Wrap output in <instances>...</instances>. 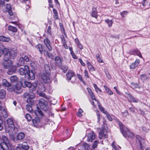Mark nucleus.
I'll return each mask as SVG.
<instances>
[{"mask_svg": "<svg viewBox=\"0 0 150 150\" xmlns=\"http://www.w3.org/2000/svg\"><path fill=\"white\" fill-rule=\"evenodd\" d=\"M44 53L45 55H46L52 59H53L54 57L53 55L51 53H50L47 51L44 50Z\"/></svg>", "mask_w": 150, "mask_h": 150, "instance_id": "obj_40", "label": "nucleus"}, {"mask_svg": "<svg viewBox=\"0 0 150 150\" xmlns=\"http://www.w3.org/2000/svg\"><path fill=\"white\" fill-rule=\"evenodd\" d=\"M85 76L87 78H88L89 77L88 74V71L86 69H85L84 70V71Z\"/></svg>", "mask_w": 150, "mask_h": 150, "instance_id": "obj_56", "label": "nucleus"}, {"mask_svg": "<svg viewBox=\"0 0 150 150\" xmlns=\"http://www.w3.org/2000/svg\"><path fill=\"white\" fill-rule=\"evenodd\" d=\"M41 78L43 82L46 83H50L52 79L51 78L49 73L46 72L43 74L41 75Z\"/></svg>", "mask_w": 150, "mask_h": 150, "instance_id": "obj_6", "label": "nucleus"}, {"mask_svg": "<svg viewBox=\"0 0 150 150\" xmlns=\"http://www.w3.org/2000/svg\"><path fill=\"white\" fill-rule=\"evenodd\" d=\"M13 120V118H8L7 120L8 127L9 129L8 131L9 132L15 131V132H16L17 131L18 127L15 126Z\"/></svg>", "mask_w": 150, "mask_h": 150, "instance_id": "obj_4", "label": "nucleus"}, {"mask_svg": "<svg viewBox=\"0 0 150 150\" xmlns=\"http://www.w3.org/2000/svg\"><path fill=\"white\" fill-rule=\"evenodd\" d=\"M10 59H5L4 58V62L3 63V67L5 69H8L12 65V62L11 60H9Z\"/></svg>", "mask_w": 150, "mask_h": 150, "instance_id": "obj_10", "label": "nucleus"}, {"mask_svg": "<svg viewBox=\"0 0 150 150\" xmlns=\"http://www.w3.org/2000/svg\"><path fill=\"white\" fill-rule=\"evenodd\" d=\"M140 62L139 59H136L134 62L132 63L130 65V68L131 69H135L139 64Z\"/></svg>", "mask_w": 150, "mask_h": 150, "instance_id": "obj_18", "label": "nucleus"}, {"mask_svg": "<svg viewBox=\"0 0 150 150\" xmlns=\"http://www.w3.org/2000/svg\"><path fill=\"white\" fill-rule=\"evenodd\" d=\"M5 7L9 15L12 16L13 15V13L11 11V5L7 4H6Z\"/></svg>", "mask_w": 150, "mask_h": 150, "instance_id": "obj_23", "label": "nucleus"}, {"mask_svg": "<svg viewBox=\"0 0 150 150\" xmlns=\"http://www.w3.org/2000/svg\"><path fill=\"white\" fill-rule=\"evenodd\" d=\"M35 72L34 70H31V71H29V72L27 74L28 76V79L31 80H34L35 79Z\"/></svg>", "mask_w": 150, "mask_h": 150, "instance_id": "obj_21", "label": "nucleus"}, {"mask_svg": "<svg viewBox=\"0 0 150 150\" xmlns=\"http://www.w3.org/2000/svg\"><path fill=\"white\" fill-rule=\"evenodd\" d=\"M83 112V111L82 110L81 108H79L78 110V111L77 113V115L78 117H81L83 115L82 113Z\"/></svg>", "mask_w": 150, "mask_h": 150, "instance_id": "obj_42", "label": "nucleus"}, {"mask_svg": "<svg viewBox=\"0 0 150 150\" xmlns=\"http://www.w3.org/2000/svg\"><path fill=\"white\" fill-rule=\"evenodd\" d=\"M39 104L40 108L46 111L48 110V103L43 99H40L39 101Z\"/></svg>", "mask_w": 150, "mask_h": 150, "instance_id": "obj_7", "label": "nucleus"}, {"mask_svg": "<svg viewBox=\"0 0 150 150\" xmlns=\"http://www.w3.org/2000/svg\"><path fill=\"white\" fill-rule=\"evenodd\" d=\"M96 137L95 134L93 131H91L88 134V142H92Z\"/></svg>", "mask_w": 150, "mask_h": 150, "instance_id": "obj_14", "label": "nucleus"}, {"mask_svg": "<svg viewBox=\"0 0 150 150\" xmlns=\"http://www.w3.org/2000/svg\"><path fill=\"white\" fill-rule=\"evenodd\" d=\"M134 52L136 53L137 55L139 56L140 57L142 58V55L141 53L137 49H136L134 50Z\"/></svg>", "mask_w": 150, "mask_h": 150, "instance_id": "obj_49", "label": "nucleus"}, {"mask_svg": "<svg viewBox=\"0 0 150 150\" xmlns=\"http://www.w3.org/2000/svg\"><path fill=\"white\" fill-rule=\"evenodd\" d=\"M37 86L36 83H34L32 84H30V86L29 87L30 92L33 93V92L36 91Z\"/></svg>", "mask_w": 150, "mask_h": 150, "instance_id": "obj_15", "label": "nucleus"}, {"mask_svg": "<svg viewBox=\"0 0 150 150\" xmlns=\"http://www.w3.org/2000/svg\"><path fill=\"white\" fill-rule=\"evenodd\" d=\"M119 125L120 127V131L124 137H126L128 136L132 139L134 138V134L129 132L128 129L123 125L121 123H120Z\"/></svg>", "mask_w": 150, "mask_h": 150, "instance_id": "obj_3", "label": "nucleus"}, {"mask_svg": "<svg viewBox=\"0 0 150 150\" xmlns=\"http://www.w3.org/2000/svg\"><path fill=\"white\" fill-rule=\"evenodd\" d=\"M107 133V130L105 129H102L99 133V138L101 139L104 137L105 138H106L107 135L106 134Z\"/></svg>", "mask_w": 150, "mask_h": 150, "instance_id": "obj_12", "label": "nucleus"}, {"mask_svg": "<svg viewBox=\"0 0 150 150\" xmlns=\"http://www.w3.org/2000/svg\"><path fill=\"white\" fill-rule=\"evenodd\" d=\"M20 146L23 149L25 150H28L29 148V146L26 142H24L22 144L21 146L20 145Z\"/></svg>", "mask_w": 150, "mask_h": 150, "instance_id": "obj_36", "label": "nucleus"}, {"mask_svg": "<svg viewBox=\"0 0 150 150\" xmlns=\"http://www.w3.org/2000/svg\"><path fill=\"white\" fill-rule=\"evenodd\" d=\"M51 26H49L48 27L47 33L50 35L51 34Z\"/></svg>", "mask_w": 150, "mask_h": 150, "instance_id": "obj_60", "label": "nucleus"}, {"mask_svg": "<svg viewBox=\"0 0 150 150\" xmlns=\"http://www.w3.org/2000/svg\"><path fill=\"white\" fill-rule=\"evenodd\" d=\"M6 92L4 89H0V98L4 99L6 95Z\"/></svg>", "mask_w": 150, "mask_h": 150, "instance_id": "obj_30", "label": "nucleus"}, {"mask_svg": "<svg viewBox=\"0 0 150 150\" xmlns=\"http://www.w3.org/2000/svg\"><path fill=\"white\" fill-rule=\"evenodd\" d=\"M75 75V74L73 71L69 70L66 74L68 80H70L71 77H73Z\"/></svg>", "mask_w": 150, "mask_h": 150, "instance_id": "obj_19", "label": "nucleus"}, {"mask_svg": "<svg viewBox=\"0 0 150 150\" xmlns=\"http://www.w3.org/2000/svg\"><path fill=\"white\" fill-rule=\"evenodd\" d=\"M16 68L15 66H11L7 71V73L8 74H12L14 73L16 71Z\"/></svg>", "mask_w": 150, "mask_h": 150, "instance_id": "obj_16", "label": "nucleus"}, {"mask_svg": "<svg viewBox=\"0 0 150 150\" xmlns=\"http://www.w3.org/2000/svg\"><path fill=\"white\" fill-rule=\"evenodd\" d=\"M136 139L137 141L138 142L139 144L140 149L142 150L143 146L142 144V138L140 136L137 135L136 136Z\"/></svg>", "mask_w": 150, "mask_h": 150, "instance_id": "obj_32", "label": "nucleus"}, {"mask_svg": "<svg viewBox=\"0 0 150 150\" xmlns=\"http://www.w3.org/2000/svg\"><path fill=\"white\" fill-rule=\"evenodd\" d=\"M18 80V78L16 76H12L10 78V81L12 83H15Z\"/></svg>", "mask_w": 150, "mask_h": 150, "instance_id": "obj_31", "label": "nucleus"}, {"mask_svg": "<svg viewBox=\"0 0 150 150\" xmlns=\"http://www.w3.org/2000/svg\"><path fill=\"white\" fill-rule=\"evenodd\" d=\"M29 68L28 66L25 65L23 67H21L19 69V72L22 75H26L29 71Z\"/></svg>", "mask_w": 150, "mask_h": 150, "instance_id": "obj_9", "label": "nucleus"}, {"mask_svg": "<svg viewBox=\"0 0 150 150\" xmlns=\"http://www.w3.org/2000/svg\"><path fill=\"white\" fill-rule=\"evenodd\" d=\"M122 114L123 116L125 117H126L129 114V113L127 111L125 110L123 112H122Z\"/></svg>", "mask_w": 150, "mask_h": 150, "instance_id": "obj_59", "label": "nucleus"}, {"mask_svg": "<svg viewBox=\"0 0 150 150\" xmlns=\"http://www.w3.org/2000/svg\"><path fill=\"white\" fill-rule=\"evenodd\" d=\"M45 69V71L47 72L50 70V67L48 64H45L44 66Z\"/></svg>", "mask_w": 150, "mask_h": 150, "instance_id": "obj_51", "label": "nucleus"}, {"mask_svg": "<svg viewBox=\"0 0 150 150\" xmlns=\"http://www.w3.org/2000/svg\"><path fill=\"white\" fill-rule=\"evenodd\" d=\"M93 87L95 89V91H96L98 93L100 94L101 92H102L101 90L99 88L97 85H96L95 84H93Z\"/></svg>", "mask_w": 150, "mask_h": 150, "instance_id": "obj_39", "label": "nucleus"}, {"mask_svg": "<svg viewBox=\"0 0 150 150\" xmlns=\"http://www.w3.org/2000/svg\"><path fill=\"white\" fill-rule=\"evenodd\" d=\"M11 40L9 38H6L3 36H0V41L8 42Z\"/></svg>", "mask_w": 150, "mask_h": 150, "instance_id": "obj_26", "label": "nucleus"}, {"mask_svg": "<svg viewBox=\"0 0 150 150\" xmlns=\"http://www.w3.org/2000/svg\"><path fill=\"white\" fill-rule=\"evenodd\" d=\"M127 13L128 12L127 11H123L121 12L120 14L122 17L123 18L125 16L127 15Z\"/></svg>", "mask_w": 150, "mask_h": 150, "instance_id": "obj_53", "label": "nucleus"}, {"mask_svg": "<svg viewBox=\"0 0 150 150\" xmlns=\"http://www.w3.org/2000/svg\"><path fill=\"white\" fill-rule=\"evenodd\" d=\"M55 61L56 63L58 65H60L62 64L61 59L59 57H56L55 58Z\"/></svg>", "mask_w": 150, "mask_h": 150, "instance_id": "obj_37", "label": "nucleus"}, {"mask_svg": "<svg viewBox=\"0 0 150 150\" xmlns=\"http://www.w3.org/2000/svg\"><path fill=\"white\" fill-rule=\"evenodd\" d=\"M90 71H95V68L92 65L88 68Z\"/></svg>", "mask_w": 150, "mask_h": 150, "instance_id": "obj_55", "label": "nucleus"}, {"mask_svg": "<svg viewBox=\"0 0 150 150\" xmlns=\"http://www.w3.org/2000/svg\"><path fill=\"white\" fill-rule=\"evenodd\" d=\"M97 102L98 104V107L100 111L102 112L103 113L106 115L109 121H111L112 120V118L111 116V115L109 114L107 111L105 110V109L103 107H102L100 103H99L98 101H97Z\"/></svg>", "mask_w": 150, "mask_h": 150, "instance_id": "obj_8", "label": "nucleus"}, {"mask_svg": "<svg viewBox=\"0 0 150 150\" xmlns=\"http://www.w3.org/2000/svg\"><path fill=\"white\" fill-rule=\"evenodd\" d=\"M71 54L74 59H77V57L76 55L74 53V52H72L71 53Z\"/></svg>", "mask_w": 150, "mask_h": 150, "instance_id": "obj_64", "label": "nucleus"}, {"mask_svg": "<svg viewBox=\"0 0 150 150\" xmlns=\"http://www.w3.org/2000/svg\"><path fill=\"white\" fill-rule=\"evenodd\" d=\"M41 92L46 91L45 88L43 86H42V88H41ZM39 94L40 96H42L45 98H46L47 97V96L45 94L42 93V92H41Z\"/></svg>", "mask_w": 150, "mask_h": 150, "instance_id": "obj_28", "label": "nucleus"}, {"mask_svg": "<svg viewBox=\"0 0 150 150\" xmlns=\"http://www.w3.org/2000/svg\"><path fill=\"white\" fill-rule=\"evenodd\" d=\"M35 47L37 50L39 51L40 54H42L43 50L42 45L40 44H38L36 45Z\"/></svg>", "mask_w": 150, "mask_h": 150, "instance_id": "obj_29", "label": "nucleus"}, {"mask_svg": "<svg viewBox=\"0 0 150 150\" xmlns=\"http://www.w3.org/2000/svg\"><path fill=\"white\" fill-rule=\"evenodd\" d=\"M44 42L49 51H51L52 49L51 46V43L50 40L48 38H46L44 39Z\"/></svg>", "mask_w": 150, "mask_h": 150, "instance_id": "obj_13", "label": "nucleus"}, {"mask_svg": "<svg viewBox=\"0 0 150 150\" xmlns=\"http://www.w3.org/2000/svg\"><path fill=\"white\" fill-rule=\"evenodd\" d=\"M89 95L91 97V98L92 100H95L96 101V100L95 98V97L94 96V95L93 93H92L91 94H90Z\"/></svg>", "mask_w": 150, "mask_h": 150, "instance_id": "obj_61", "label": "nucleus"}, {"mask_svg": "<svg viewBox=\"0 0 150 150\" xmlns=\"http://www.w3.org/2000/svg\"><path fill=\"white\" fill-rule=\"evenodd\" d=\"M125 97L127 98L128 100L131 102L138 103L139 100L133 97L129 93H126Z\"/></svg>", "mask_w": 150, "mask_h": 150, "instance_id": "obj_11", "label": "nucleus"}, {"mask_svg": "<svg viewBox=\"0 0 150 150\" xmlns=\"http://www.w3.org/2000/svg\"><path fill=\"white\" fill-rule=\"evenodd\" d=\"M91 15L93 17L97 18L98 17L97 11L96 7H93L92 8Z\"/></svg>", "mask_w": 150, "mask_h": 150, "instance_id": "obj_17", "label": "nucleus"}, {"mask_svg": "<svg viewBox=\"0 0 150 150\" xmlns=\"http://www.w3.org/2000/svg\"><path fill=\"white\" fill-rule=\"evenodd\" d=\"M98 143V141H95L93 145V149H95L97 146Z\"/></svg>", "mask_w": 150, "mask_h": 150, "instance_id": "obj_58", "label": "nucleus"}, {"mask_svg": "<svg viewBox=\"0 0 150 150\" xmlns=\"http://www.w3.org/2000/svg\"><path fill=\"white\" fill-rule=\"evenodd\" d=\"M2 84L3 86L7 87L9 85H10V83L8 82L6 79H3L2 80Z\"/></svg>", "mask_w": 150, "mask_h": 150, "instance_id": "obj_27", "label": "nucleus"}, {"mask_svg": "<svg viewBox=\"0 0 150 150\" xmlns=\"http://www.w3.org/2000/svg\"><path fill=\"white\" fill-rule=\"evenodd\" d=\"M4 54L5 59H14L16 56L17 51L16 50L9 49L4 48L3 50L0 49V57Z\"/></svg>", "mask_w": 150, "mask_h": 150, "instance_id": "obj_1", "label": "nucleus"}, {"mask_svg": "<svg viewBox=\"0 0 150 150\" xmlns=\"http://www.w3.org/2000/svg\"><path fill=\"white\" fill-rule=\"evenodd\" d=\"M25 63L23 57L20 58L18 59L17 65L18 67L22 66Z\"/></svg>", "mask_w": 150, "mask_h": 150, "instance_id": "obj_25", "label": "nucleus"}, {"mask_svg": "<svg viewBox=\"0 0 150 150\" xmlns=\"http://www.w3.org/2000/svg\"><path fill=\"white\" fill-rule=\"evenodd\" d=\"M1 113L3 116L5 117H7V114L6 110L4 109H3L1 111Z\"/></svg>", "mask_w": 150, "mask_h": 150, "instance_id": "obj_48", "label": "nucleus"}, {"mask_svg": "<svg viewBox=\"0 0 150 150\" xmlns=\"http://www.w3.org/2000/svg\"><path fill=\"white\" fill-rule=\"evenodd\" d=\"M61 29V31L63 33H65V29L64 28V26L63 25L62 23H59Z\"/></svg>", "mask_w": 150, "mask_h": 150, "instance_id": "obj_52", "label": "nucleus"}, {"mask_svg": "<svg viewBox=\"0 0 150 150\" xmlns=\"http://www.w3.org/2000/svg\"><path fill=\"white\" fill-rule=\"evenodd\" d=\"M32 121L35 127H37L39 125L40 120L38 117H36Z\"/></svg>", "mask_w": 150, "mask_h": 150, "instance_id": "obj_24", "label": "nucleus"}, {"mask_svg": "<svg viewBox=\"0 0 150 150\" xmlns=\"http://www.w3.org/2000/svg\"><path fill=\"white\" fill-rule=\"evenodd\" d=\"M23 58V60L26 62H28L29 61V59L28 56H25Z\"/></svg>", "mask_w": 150, "mask_h": 150, "instance_id": "obj_57", "label": "nucleus"}, {"mask_svg": "<svg viewBox=\"0 0 150 150\" xmlns=\"http://www.w3.org/2000/svg\"><path fill=\"white\" fill-rule=\"evenodd\" d=\"M61 69L64 73L66 72L68 69V67L65 65H63L61 67Z\"/></svg>", "mask_w": 150, "mask_h": 150, "instance_id": "obj_43", "label": "nucleus"}, {"mask_svg": "<svg viewBox=\"0 0 150 150\" xmlns=\"http://www.w3.org/2000/svg\"><path fill=\"white\" fill-rule=\"evenodd\" d=\"M35 114L37 116L36 117H41L43 116V113L40 109L38 107L37 108V109L35 110L34 112Z\"/></svg>", "mask_w": 150, "mask_h": 150, "instance_id": "obj_20", "label": "nucleus"}, {"mask_svg": "<svg viewBox=\"0 0 150 150\" xmlns=\"http://www.w3.org/2000/svg\"><path fill=\"white\" fill-rule=\"evenodd\" d=\"M26 107V109L28 111L30 112H33L32 108L30 105H27Z\"/></svg>", "mask_w": 150, "mask_h": 150, "instance_id": "obj_44", "label": "nucleus"}, {"mask_svg": "<svg viewBox=\"0 0 150 150\" xmlns=\"http://www.w3.org/2000/svg\"><path fill=\"white\" fill-rule=\"evenodd\" d=\"M105 22L107 23L108 25V26L109 27H111L112 24L113 23L112 20H109V19H107L105 20Z\"/></svg>", "mask_w": 150, "mask_h": 150, "instance_id": "obj_38", "label": "nucleus"}, {"mask_svg": "<svg viewBox=\"0 0 150 150\" xmlns=\"http://www.w3.org/2000/svg\"><path fill=\"white\" fill-rule=\"evenodd\" d=\"M99 112V111L98 110H97V112L98 113L97 114V118H98V122H99L100 120V114L98 113Z\"/></svg>", "mask_w": 150, "mask_h": 150, "instance_id": "obj_62", "label": "nucleus"}, {"mask_svg": "<svg viewBox=\"0 0 150 150\" xmlns=\"http://www.w3.org/2000/svg\"><path fill=\"white\" fill-rule=\"evenodd\" d=\"M131 87L133 89L139 87V86L137 83H131Z\"/></svg>", "mask_w": 150, "mask_h": 150, "instance_id": "obj_45", "label": "nucleus"}, {"mask_svg": "<svg viewBox=\"0 0 150 150\" xmlns=\"http://www.w3.org/2000/svg\"><path fill=\"white\" fill-rule=\"evenodd\" d=\"M25 134L23 132H20L17 135V138L18 140H21L23 139L25 137Z\"/></svg>", "mask_w": 150, "mask_h": 150, "instance_id": "obj_33", "label": "nucleus"}, {"mask_svg": "<svg viewBox=\"0 0 150 150\" xmlns=\"http://www.w3.org/2000/svg\"><path fill=\"white\" fill-rule=\"evenodd\" d=\"M8 29L9 31H11L13 32H16L17 31V29L16 27L11 25L8 26Z\"/></svg>", "mask_w": 150, "mask_h": 150, "instance_id": "obj_34", "label": "nucleus"}, {"mask_svg": "<svg viewBox=\"0 0 150 150\" xmlns=\"http://www.w3.org/2000/svg\"><path fill=\"white\" fill-rule=\"evenodd\" d=\"M77 76L80 81L83 82V78L82 76L79 74H77Z\"/></svg>", "mask_w": 150, "mask_h": 150, "instance_id": "obj_63", "label": "nucleus"}, {"mask_svg": "<svg viewBox=\"0 0 150 150\" xmlns=\"http://www.w3.org/2000/svg\"><path fill=\"white\" fill-rule=\"evenodd\" d=\"M25 118L28 121H30L32 120V117L29 114H27L25 116Z\"/></svg>", "mask_w": 150, "mask_h": 150, "instance_id": "obj_50", "label": "nucleus"}, {"mask_svg": "<svg viewBox=\"0 0 150 150\" xmlns=\"http://www.w3.org/2000/svg\"><path fill=\"white\" fill-rule=\"evenodd\" d=\"M7 90L10 92H12L13 91H14L15 93H18L16 91H15V85L11 84L10 83V85H9L7 87Z\"/></svg>", "mask_w": 150, "mask_h": 150, "instance_id": "obj_22", "label": "nucleus"}, {"mask_svg": "<svg viewBox=\"0 0 150 150\" xmlns=\"http://www.w3.org/2000/svg\"><path fill=\"white\" fill-rule=\"evenodd\" d=\"M2 141L0 143V150H9L10 144L7 138L5 136H3Z\"/></svg>", "mask_w": 150, "mask_h": 150, "instance_id": "obj_2", "label": "nucleus"}, {"mask_svg": "<svg viewBox=\"0 0 150 150\" xmlns=\"http://www.w3.org/2000/svg\"><path fill=\"white\" fill-rule=\"evenodd\" d=\"M115 145V142H113L112 145V147H114L115 150H120V149L121 148L120 147L118 146H116Z\"/></svg>", "mask_w": 150, "mask_h": 150, "instance_id": "obj_46", "label": "nucleus"}, {"mask_svg": "<svg viewBox=\"0 0 150 150\" xmlns=\"http://www.w3.org/2000/svg\"><path fill=\"white\" fill-rule=\"evenodd\" d=\"M96 59L99 63H103L104 62L103 60L102 59L100 55L99 54H96Z\"/></svg>", "mask_w": 150, "mask_h": 150, "instance_id": "obj_41", "label": "nucleus"}, {"mask_svg": "<svg viewBox=\"0 0 150 150\" xmlns=\"http://www.w3.org/2000/svg\"><path fill=\"white\" fill-rule=\"evenodd\" d=\"M21 83L23 87L24 88L26 87H29L30 86V83L26 81H24L23 83L21 81Z\"/></svg>", "mask_w": 150, "mask_h": 150, "instance_id": "obj_35", "label": "nucleus"}, {"mask_svg": "<svg viewBox=\"0 0 150 150\" xmlns=\"http://www.w3.org/2000/svg\"><path fill=\"white\" fill-rule=\"evenodd\" d=\"M21 88V86L20 85L16 84L15 86V91H16V90H19Z\"/></svg>", "mask_w": 150, "mask_h": 150, "instance_id": "obj_54", "label": "nucleus"}, {"mask_svg": "<svg viewBox=\"0 0 150 150\" xmlns=\"http://www.w3.org/2000/svg\"><path fill=\"white\" fill-rule=\"evenodd\" d=\"M24 96L25 98H27V103L32 105H34L35 102L33 100L35 97V95L34 93H25L24 94Z\"/></svg>", "mask_w": 150, "mask_h": 150, "instance_id": "obj_5", "label": "nucleus"}, {"mask_svg": "<svg viewBox=\"0 0 150 150\" xmlns=\"http://www.w3.org/2000/svg\"><path fill=\"white\" fill-rule=\"evenodd\" d=\"M140 76L141 79L143 81L146 80L148 79V77L145 74H142Z\"/></svg>", "mask_w": 150, "mask_h": 150, "instance_id": "obj_47", "label": "nucleus"}]
</instances>
